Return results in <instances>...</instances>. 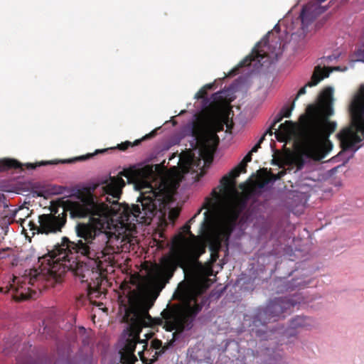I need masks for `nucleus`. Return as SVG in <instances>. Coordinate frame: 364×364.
I'll return each instance as SVG.
<instances>
[{
	"label": "nucleus",
	"mask_w": 364,
	"mask_h": 364,
	"mask_svg": "<svg viewBox=\"0 0 364 364\" xmlns=\"http://www.w3.org/2000/svg\"><path fill=\"white\" fill-rule=\"evenodd\" d=\"M252 153L251 151H249L242 159L244 163L247 164L248 162H250L252 161Z\"/></svg>",
	"instance_id": "2f4dec72"
},
{
	"label": "nucleus",
	"mask_w": 364,
	"mask_h": 364,
	"mask_svg": "<svg viewBox=\"0 0 364 364\" xmlns=\"http://www.w3.org/2000/svg\"><path fill=\"white\" fill-rule=\"evenodd\" d=\"M224 125L228 130L233 127V122L229 118V113L222 114L219 120L213 122L212 129H208L202 121H193L190 126V132L193 137V148H198L200 156L208 163L213 160V155L219 144L218 132L223 130Z\"/></svg>",
	"instance_id": "6e6552de"
},
{
	"label": "nucleus",
	"mask_w": 364,
	"mask_h": 364,
	"mask_svg": "<svg viewBox=\"0 0 364 364\" xmlns=\"http://www.w3.org/2000/svg\"><path fill=\"white\" fill-rule=\"evenodd\" d=\"M200 162V159H196V157L193 155H189L186 159V164L188 166H198Z\"/></svg>",
	"instance_id": "b1692460"
},
{
	"label": "nucleus",
	"mask_w": 364,
	"mask_h": 364,
	"mask_svg": "<svg viewBox=\"0 0 364 364\" xmlns=\"http://www.w3.org/2000/svg\"><path fill=\"white\" fill-rule=\"evenodd\" d=\"M202 210V208L199 209L197 213L188 220L187 223H186L183 227V230L185 233L187 235H189L191 237H195L193 234L191 232V224L193 223L195 221L196 218L200 215V212Z\"/></svg>",
	"instance_id": "aec40b11"
},
{
	"label": "nucleus",
	"mask_w": 364,
	"mask_h": 364,
	"mask_svg": "<svg viewBox=\"0 0 364 364\" xmlns=\"http://www.w3.org/2000/svg\"><path fill=\"white\" fill-rule=\"evenodd\" d=\"M283 118H284V117L282 114H279L274 119V121H273L274 124H277L279 122H280L282 120Z\"/></svg>",
	"instance_id": "473e14b6"
},
{
	"label": "nucleus",
	"mask_w": 364,
	"mask_h": 364,
	"mask_svg": "<svg viewBox=\"0 0 364 364\" xmlns=\"http://www.w3.org/2000/svg\"><path fill=\"white\" fill-rule=\"evenodd\" d=\"M21 299L22 300H23V299H28V296H27L26 294H23V293H21Z\"/></svg>",
	"instance_id": "4c0bfd02"
},
{
	"label": "nucleus",
	"mask_w": 364,
	"mask_h": 364,
	"mask_svg": "<svg viewBox=\"0 0 364 364\" xmlns=\"http://www.w3.org/2000/svg\"><path fill=\"white\" fill-rule=\"evenodd\" d=\"M178 215H179V210L177 209H171L169 211L168 218L173 222L178 218Z\"/></svg>",
	"instance_id": "cd10ccee"
},
{
	"label": "nucleus",
	"mask_w": 364,
	"mask_h": 364,
	"mask_svg": "<svg viewBox=\"0 0 364 364\" xmlns=\"http://www.w3.org/2000/svg\"><path fill=\"white\" fill-rule=\"evenodd\" d=\"M34 272L33 275L31 274L30 277H25L23 282H26V280H28V283L33 285L36 280H37L38 277L41 275L38 274L37 270L34 269L33 271Z\"/></svg>",
	"instance_id": "393cba45"
},
{
	"label": "nucleus",
	"mask_w": 364,
	"mask_h": 364,
	"mask_svg": "<svg viewBox=\"0 0 364 364\" xmlns=\"http://www.w3.org/2000/svg\"><path fill=\"white\" fill-rule=\"evenodd\" d=\"M237 177H233V176L232 174H230V172L224 176L221 180H220V183H221V186L223 187V188L225 190H228L230 189L232 186H235V179Z\"/></svg>",
	"instance_id": "a211bd4d"
},
{
	"label": "nucleus",
	"mask_w": 364,
	"mask_h": 364,
	"mask_svg": "<svg viewBox=\"0 0 364 364\" xmlns=\"http://www.w3.org/2000/svg\"><path fill=\"white\" fill-rule=\"evenodd\" d=\"M56 213H58V210H55V213H54V214H53V215H56Z\"/></svg>",
	"instance_id": "79ce46f5"
},
{
	"label": "nucleus",
	"mask_w": 364,
	"mask_h": 364,
	"mask_svg": "<svg viewBox=\"0 0 364 364\" xmlns=\"http://www.w3.org/2000/svg\"><path fill=\"white\" fill-rule=\"evenodd\" d=\"M252 331H255L256 334L259 336H262V333L264 331L262 329H254V328H252Z\"/></svg>",
	"instance_id": "f704fd0d"
},
{
	"label": "nucleus",
	"mask_w": 364,
	"mask_h": 364,
	"mask_svg": "<svg viewBox=\"0 0 364 364\" xmlns=\"http://www.w3.org/2000/svg\"><path fill=\"white\" fill-rule=\"evenodd\" d=\"M276 125H277V124H274V122H272V125L270 126V127H269V128H270L272 131H273V129H275V130L277 131V129H276V128H275Z\"/></svg>",
	"instance_id": "58836bf2"
},
{
	"label": "nucleus",
	"mask_w": 364,
	"mask_h": 364,
	"mask_svg": "<svg viewBox=\"0 0 364 364\" xmlns=\"http://www.w3.org/2000/svg\"><path fill=\"white\" fill-rule=\"evenodd\" d=\"M77 227L79 239L70 241L63 237L60 245L48 253L50 273L56 272L58 265L71 270L82 282L87 284V296L91 302L100 298L103 290L102 282L106 272L107 264H110L114 252L108 246L110 232L105 219L92 220Z\"/></svg>",
	"instance_id": "f257e3e1"
},
{
	"label": "nucleus",
	"mask_w": 364,
	"mask_h": 364,
	"mask_svg": "<svg viewBox=\"0 0 364 364\" xmlns=\"http://www.w3.org/2000/svg\"><path fill=\"white\" fill-rule=\"evenodd\" d=\"M285 174H286V171L282 170L277 173V176H279V179H281Z\"/></svg>",
	"instance_id": "72a5a7b5"
},
{
	"label": "nucleus",
	"mask_w": 364,
	"mask_h": 364,
	"mask_svg": "<svg viewBox=\"0 0 364 364\" xmlns=\"http://www.w3.org/2000/svg\"><path fill=\"white\" fill-rule=\"evenodd\" d=\"M203 293L201 288L193 287L185 283L178 285L174 294L181 304L176 308L166 309L161 312L164 328L167 331H176L173 333V338L163 344L161 350L154 351L151 363H155L159 356L173 346L178 333L190 331L193 327L197 315L208 301Z\"/></svg>",
	"instance_id": "20e7f679"
},
{
	"label": "nucleus",
	"mask_w": 364,
	"mask_h": 364,
	"mask_svg": "<svg viewBox=\"0 0 364 364\" xmlns=\"http://www.w3.org/2000/svg\"><path fill=\"white\" fill-rule=\"evenodd\" d=\"M138 354H139V356L141 362L144 364H153L154 363H151V358H146V356H144L143 351H139Z\"/></svg>",
	"instance_id": "c85d7f7f"
},
{
	"label": "nucleus",
	"mask_w": 364,
	"mask_h": 364,
	"mask_svg": "<svg viewBox=\"0 0 364 364\" xmlns=\"http://www.w3.org/2000/svg\"><path fill=\"white\" fill-rule=\"evenodd\" d=\"M284 44L281 38L273 33H268L267 36L257 43L252 53L245 57L240 63V67L253 66L259 68L267 66L278 59L282 55Z\"/></svg>",
	"instance_id": "9d476101"
},
{
	"label": "nucleus",
	"mask_w": 364,
	"mask_h": 364,
	"mask_svg": "<svg viewBox=\"0 0 364 364\" xmlns=\"http://www.w3.org/2000/svg\"><path fill=\"white\" fill-rule=\"evenodd\" d=\"M57 164V162H54L53 161H42L39 164H22L18 161L14 159H4L0 160V172L9 171V170H23V166H25L26 168L28 169H34L37 166H40L42 165H47V164Z\"/></svg>",
	"instance_id": "ddd939ff"
},
{
	"label": "nucleus",
	"mask_w": 364,
	"mask_h": 364,
	"mask_svg": "<svg viewBox=\"0 0 364 364\" xmlns=\"http://www.w3.org/2000/svg\"><path fill=\"white\" fill-rule=\"evenodd\" d=\"M207 97V91L205 90V87L200 88L196 94L195 98L199 100V99H204Z\"/></svg>",
	"instance_id": "bb28decb"
},
{
	"label": "nucleus",
	"mask_w": 364,
	"mask_h": 364,
	"mask_svg": "<svg viewBox=\"0 0 364 364\" xmlns=\"http://www.w3.org/2000/svg\"><path fill=\"white\" fill-rule=\"evenodd\" d=\"M154 175L152 165L133 166L102 183L105 200L117 205L113 212L122 225L133 222L149 225L158 212L165 210L168 195L164 188L152 187Z\"/></svg>",
	"instance_id": "f03ea898"
},
{
	"label": "nucleus",
	"mask_w": 364,
	"mask_h": 364,
	"mask_svg": "<svg viewBox=\"0 0 364 364\" xmlns=\"http://www.w3.org/2000/svg\"><path fill=\"white\" fill-rule=\"evenodd\" d=\"M213 87V85L212 84H207L203 87H205V90H207L208 89H212Z\"/></svg>",
	"instance_id": "e433bc0d"
},
{
	"label": "nucleus",
	"mask_w": 364,
	"mask_h": 364,
	"mask_svg": "<svg viewBox=\"0 0 364 364\" xmlns=\"http://www.w3.org/2000/svg\"><path fill=\"white\" fill-rule=\"evenodd\" d=\"M247 163H244L242 161L231 171L230 174L233 176V177H238L241 173H245L247 171Z\"/></svg>",
	"instance_id": "6ab92c4d"
},
{
	"label": "nucleus",
	"mask_w": 364,
	"mask_h": 364,
	"mask_svg": "<svg viewBox=\"0 0 364 364\" xmlns=\"http://www.w3.org/2000/svg\"><path fill=\"white\" fill-rule=\"evenodd\" d=\"M333 69H334V70H338L340 68H339V67H335Z\"/></svg>",
	"instance_id": "ea45409f"
},
{
	"label": "nucleus",
	"mask_w": 364,
	"mask_h": 364,
	"mask_svg": "<svg viewBox=\"0 0 364 364\" xmlns=\"http://www.w3.org/2000/svg\"><path fill=\"white\" fill-rule=\"evenodd\" d=\"M269 181L268 178H267L266 177H264L262 181L259 183V185L258 186L259 188H264V186H266L267 185H268L269 183Z\"/></svg>",
	"instance_id": "7c9ffc66"
},
{
	"label": "nucleus",
	"mask_w": 364,
	"mask_h": 364,
	"mask_svg": "<svg viewBox=\"0 0 364 364\" xmlns=\"http://www.w3.org/2000/svg\"><path fill=\"white\" fill-rule=\"evenodd\" d=\"M247 205V198L245 197H237L228 202L223 210L219 226L215 228V213L213 210H209L213 206V203L208 200L203 205V208L208 210L203 214L204 218L200 224L199 233L206 238L210 244L213 262L216 261L222 243L228 245L240 215L245 210Z\"/></svg>",
	"instance_id": "39448f33"
},
{
	"label": "nucleus",
	"mask_w": 364,
	"mask_h": 364,
	"mask_svg": "<svg viewBox=\"0 0 364 364\" xmlns=\"http://www.w3.org/2000/svg\"><path fill=\"white\" fill-rule=\"evenodd\" d=\"M156 130H153L151 132H150L148 134H146L144 136H143L140 139L135 140L133 143L129 141H126L124 142H122L121 144H119L117 146V148L121 151H125L129 147H132L134 146L139 145L142 141L150 139L156 135Z\"/></svg>",
	"instance_id": "f3484780"
},
{
	"label": "nucleus",
	"mask_w": 364,
	"mask_h": 364,
	"mask_svg": "<svg viewBox=\"0 0 364 364\" xmlns=\"http://www.w3.org/2000/svg\"><path fill=\"white\" fill-rule=\"evenodd\" d=\"M56 213H58V210H55V213H54V214H53V215H56Z\"/></svg>",
	"instance_id": "37998d69"
},
{
	"label": "nucleus",
	"mask_w": 364,
	"mask_h": 364,
	"mask_svg": "<svg viewBox=\"0 0 364 364\" xmlns=\"http://www.w3.org/2000/svg\"><path fill=\"white\" fill-rule=\"evenodd\" d=\"M311 320L310 318L301 316H297L293 318L289 324L291 329H298L300 328H306L311 325Z\"/></svg>",
	"instance_id": "dca6fc26"
},
{
	"label": "nucleus",
	"mask_w": 364,
	"mask_h": 364,
	"mask_svg": "<svg viewBox=\"0 0 364 364\" xmlns=\"http://www.w3.org/2000/svg\"><path fill=\"white\" fill-rule=\"evenodd\" d=\"M263 134H265V136L267 134L272 135L273 134V132H272V130L270 128H269Z\"/></svg>",
	"instance_id": "c9c22d12"
},
{
	"label": "nucleus",
	"mask_w": 364,
	"mask_h": 364,
	"mask_svg": "<svg viewBox=\"0 0 364 364\" xmlns=\"http://www.w3.org/2000/svg\"><path fill=\"white\" fill-rule=\"evenodd\" d=\"M331 70L332 69L329 68H325V70H323L320 65L316 66L311 75V80L308 82L304 87L300 88L294 101L297 100L299 96L303 95L306 92L307 87L316 86L323 79L328 77Z\"/></svg>",
	"instance_id": "4468645a"
},
{
	"label": "nucleus",
	"mask_w": 364,
	"mask_h": 364,
	"mask_svg": "<svg viewBox=\"0 0 364 364\" xmlns=\"http://www.w3.org/2000/svg\"><path fill=\"white\" fill-rule=\"evenodd\" d=\"M109 207L104 202L98 203L95 200L94 196L91 194L82 196L77 201L68 200L66 208L63 209V212L58 216L53 213L43 214L38 216L39 225L30 222L31 230H37L38 233H55L61 231L62 228L66 223L67 211L70 212L72 218H85L89 216V221L86 224L92 223V220H99L105 219L109 227L107 213ZM85 224V223H78V225Z\"/></svg>",
	"instance_id": "0eeeda50"
},
{
	"label": "nucleus",
	"mask_w": 364,
	"mask_h": 364,
	"mask_svg": "<svg viewBox=\"0 0 364 364\" xmlns=\"http://www.w3.org/2000/svg\"><path fill=\"white\" fill-rule=\"evenodd\" d=\"M129 306L125 310L124 320L129 323L127 332L122 348L119 350L120 362L122 364H134L137 360L134 351L138 343H143L144 356L152 358L154 350L149 346L147 340H141L140 332L143 327L151 325L153 318L149 313L151 305L141 301L134 292L129 296Z\"/></svg>",
	"instance_id": "423d86ee"
},
{
	"label": "nucleus",
	"mask_w": 364,
	"mask_h": 364,
	"mask_svg": "<svg viewBox=\"0 0 364 364\" xmlns=\"http://www.w3.org/2000/svg\"><path fill=\"white\" fill-rule=\"evenodd\" d=\"M350 124L337 135L343 151L355 152L364 141V85L354 95L350 105Z\"/></svg>",
	"instance_id": "1a4fd4ad"
},
{
	"label": "nucleus",
	"mask_w": 364,
	"mask_h": 364,
	"mask_svg": "<svg viewBox=\"0 0 364 364\" xmlns=\"http://www.w3.org/2000/svg\"><path fill=\"white\" fill-rule=\"evenodd\" d=\"M326 0H317L305 5L301 12L300 18L302 28L307 27L314 19L327 10V6L322 5Z\"/></svg>",
	"instance_id": "f8f14e48"
},
{
	"label": "nucleus",
	"mask_w": 364,
	"mask_h": 364,
	"mask_svg": "<svg viewBox=\"0 0 364 364\" xmlns=\"http://www.w3.org/2000/svg\"><path fill=\"white\" fill-rule=\"evenodd\" d=\"M333 90L325 87L318 97L316 105H309L306 115L304 116L301 137L304 154L314 161L325 158L332 149L330 135L336 129V123L331 122L329 117L333 114Z\"/></svg>",
	"instance_id": "7ed1b4c3"
},
{
	"label": "nucleus",
	"mask_w": 364,
	"mask_h": 364,
	"mask_svg": "<svg viewBox=\"0 0 364 364\" xmlns=\"http://www.w3.org/2000/svg\"><path fill=\"white\" fill-rule=\"evenodd\" d=\"M299 303L300 298L297 296L275 298L269 301L265 307L259 308L257 310L253 317L252 326H265L268 323L284 318V314H289V311Z\"/></svg>",
	"instance_id": "9b49d317"
},
{
	"label": "nucleus",
	"mask_w": 364,
	"mask_h": 364,
	"mask_svg": "<svg viewBox=\"0 0 364 364\" xmlns=\"http://www.w3.org/2000/svg\"><path fill=\"white\" fill-rule=\"evenodd\" d=\"M294 101L293 102L291 106H285L284 107L281 111H280V114H282L284 117H289L291 116V111L294 108Z\"/></svg>",
	"instance_id": "4be33fe9"
},
{
	"label": "nucleus",
	"mask_w": 364,
	"mask_h": 364,
	"mask_svg": "<svg viewBox=\"0 0 364 364\" xmlns=\"http://www.w3.org/2000/svg\"><path fill=\"white\" fill-rule=\"evenodd\" d=\"M174 269L169 264H166L163 267L162 274L167 276L168 278L171 277L173 274Z\"/></svg>",
	"instance_id": "5701e85b"
},
{
	"label": "nucleus",
	"mask_w": 364,
	"mask_h": 364,
	"mask_svg": "<svg viewBox=\"0 0 364 364\" xmlns=\"http://www.w3.org/2000/svg\"><path fill=\"white\" fill-rule=\"evenodd\" d=\"M265 177L269 179L270 183L279 180V176H277V174L272 172L268 173Z\"/></svg>",
	"instance_id": "c756f323"
},
{
	"label": "nucleus",
	"mask_w": 364,
	"mask_h": 364,
	"mask_svg": "<svg viewBox=\"0 0 364 364\" xmlns=\"http://www.w3.org/2000/svg\"><path fill=\"white\" fill-rule=\"evenodd\" d=\"M151 348L155 350V351L161 350L163 348V343L161 340L158 338L152 339L150 342V345H149Z\"/></svg>",
	"instance_id": "412c9836"
},
{
	"label": "nucleus",
	"mask_w": 364,
	"mask_h": 364,
	"mask_svg": "<svg viewBox=\"0 0 364 364\" xmlns=\"http://www.w3.org/2000/svg\"><path fill=\"white\" fill-rule=\"evenodd\" d=\"M104 151H106V149L99 151V152H104Z\"/></svg>",
	"instance_id": "a19ab883"
},
{
	"label": "nucleus",
	"mask_w": 364,
	"mask_h": 364,
	"mask_svg": "<svg viewBox=\"0 0 364 364\" xmlns=\"http://www.w3.org/2000/svg\"><path fill=\"white\" fill-rule=\"evenodd\" d=\"M294 124L291 121H286L281 124L274 134L279 141H285L292 134Z\"/></svg>",
	"instance_id": "2eb2a0df"
},
{
	"label": "nucleus",
	"mask_w": 364,
	"mask_h": 364,
	"mask_svg": "<svg viewBox=\"0 0 364 364\" xmlns=\"http://www.w3.org/2000/svg\"><path fill=\"white\" fill-rule=\"evenodd\" d=\"M264 139H265V134H263L260 137V139H259L257 143L252 148V149L250 151H251L252 154L256 153L258 151V149L261 147V144L264 141Z\"/></svg>",
	"instance_id": "a878e982"
}]
</instances>
